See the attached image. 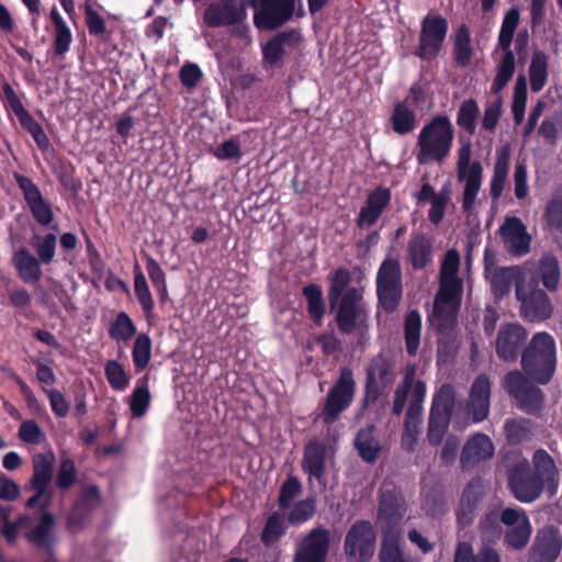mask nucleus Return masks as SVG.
Returning a JSON list of instances; mask_svg holds the SVG:
<instances>
[{"label": "nucleus", "mask_w": 562, "mask_h": 562, "mask_svg": "<svg viewBox=\"0 0 562 562\" xmlns=\"http://www.w3.org/2000/svg\"><path fill=\"white\" fill-rule=\"evenodd\" d=\"M415 375L416 371L414 367L406 370L403 382L398 384L394 392L392 405L393 415L400 416L408 402L404 425L405 428L402 436V443L408 450H413L416 442L423 411V402L426 394L425 383L420 380H416Z\"/></svg>", "instance_id": "1"}, {"label": "nucleus", "mask_w": 562, "mask_h": 562, "mask_svg": "<svg viewBox=\"0 0 562 562\" xmlns=\"http://www.w3.org/2000/svg\"><path fill=\"white\" fill-rule=\"evenodd\" d=\"M521 372L539 384H548L557 367L554 338L544 331L532 336L521 352Z\"/></svg>", "instance_id": "2"}, {"label": "nucleus", "mask_w": 562, "mask_h": 562, "mask_svg": "<svg viewBox=\"0 0 562 562\" xmlns=\"http://www.w3.org/2000/svg\"><path fill=\"white\" fill-rule=\"evenodd\" d=\"M453 127L447 116L434 117L418 136L417 161L425 165L430 160L442 161L452 146Z\"/></svg>", "instance_id": "3"}, {"label": "nucleus", "mask_w": 562, "mask_h": 562, "mask_svg": "<svg viewBox=\"0 0 562 562\" xmlns=\"http://www.w3.org/2000/svg\"><path fill=\"white\" fill-rule=\"evenodd\" d=\"M525 372L512 370L505 374L502 385L518 408L529 415H539L543 408L544 394Z\"/></svg>", "instance_id": "4"}, {"label": "nucleus", "mask_w": 562, "mask_h": 562, "mask_svg": "<svg viewBox=\"0 0 562 562\" xmlns=\"http://www.w3.org/2000/svg\"><path fill=\"white\" fill-rule=\"evenodd\" d=\"M457 178L464 183L462 210L471 215L481 189L483 168L480 161H471L470 143L463 144L458 150Z\"/></svg>", "instance_id": "5"}, {"label": "nucleus", "mask_w": 562, "mask_h": 562, "mask_svg": "<svg viewBox=\"0 0 562 562\" xmlns=\"http://www.w3.org/2000/svg\"><path fill=\"white\" fill-rule=\"evenodd\" d=\"M516 297L520 302V314L530 322H541L551 317L553 306L546 292L538 288L533 278L517 281Z\"/></svg>", "instance_id": "6"}, {"label": "nucleus", "mask_w": 562, "mask_h": 562, "mask_svg": "<svg viewBox=\"0 0 562 562\" xmlns=\"http://www.w3.org/2000/svg\"><path fill=\"white\" fill-rule=\"evenodd\" d=\"M519 23L518 9L512 8L504 18L502 29L498 37V45L504 52V56L497 67V74L492 86V93L498 94L499 91L507 85L512 79L515 71V56L510 49V43L514 33Z\"/></svg>", "instance_id": "7"}, {"label": "nucleus", "mask_w": 562, "mask_h": 562, "mask_svg": "<svg viewBox=\"0 0 562 562\" xmlns=\"http://www.w3.org/2000/svg\"><path fill=\"white\" fill-rule=\"evenodd\" d=\"M406 514V502L396 487H383L380 493L376 526L382 533H401V524Z\"/></svg>", "instance_id": "8"}, {"label": "nucleus", "mask_w": 562, "mask_h": 562, "mask_svg": "<svg viewBox=\"0 0 562 562\" xmlns=\"http://www.w3.org/2000/svg\"><path fill=\"white\" fill-rule=\"evenodd\" d=\"M508 486L521 503H531L547 491L546 484L535 475L528 460L516 462L508 472Z\"/></svg>", "instance_id": "9"}, {"label": "nucleus", "mask_w": 562, "mask_h": 562, "mask_svg": "<svg viewBox=\"0 0 562 562\" xmlns=\"http://www.w3.org/2000/svg\"><path fill=\"white\" fill-rule=\"evenodd\" d=\"M395 378V361L391 356L379 353L372 358L367 368L366 391L363 404H373L382 391Z\"/></svg>", "instance_id": "10"}, {"label": "nucleus", "mask_w": 562, "mask_h": 562, "mask_svg": "<svg viewBox=\"0 0 562 562\" xmlns=\"http://www.w3.org/2000/svg\"><path fill=\"white\" fill-rule=\"evenodd\" d=\"M355 380L349 368H342L339 379L327 394L321 417L325 424L334 423L352 402Z\"/></svg>", "instance_id": "11"}, {"label": "nucleus", "mask_w": 562, "mask_h": 562, "mask_svg": "<svg viewBox=\"0 0 562 562\" xmlns=\"http://www.w3.org/2000/svg\"><path fill=\"white\" fill-rule=\"evenodd\" d=\"M345 553L353 562H367L375 550V532L368 520L356 521L346 533Z\"/></svg>", "instance_id": "12"}, {"label": "nucleus", "mask_w": 562, "mask_h": 562, "mask_svg": "<svg viewBox=\"0 0 562 562\" xmlns=\"http://www.w3.org/2000/svg\"><path fill=\"white\" fill-rule=\"evenodd\" d=\"M379 300L383 308L393 312L402 295L401 267L396 259H385L376 277Z\"/></svg>", "instance_id": "13"}, {"label": "nucleus", "mask_w": 562, "mask_h": 562, "mask_svg": "<svg viewBox=\"0 0 562 562\" xmlns=\"http://www.w3.org/2000/svg\"><path fill=\"white\" fill-rule=\"evenodd\" d=\"M255 10L254 21L260 30H273L293 14L294 0H247Z\"/></svg>", "instance_id": "14"}, {"label": "nucleus", "mask_w": 562, "mask_h": 562, "mask_svg": "<svg viewBox=\"0 0 562 562\" xmlns=\"http://www.w3.org/2000/svg\"><path fill=\"white\" fill-rule=\"evenodd\" d=\"M461 293L445 290L437 292L429 323L439 333L448 334L453 329L460 307Z\"/></svg>", "instance_id": "15"}, {"label": "nucleus", "mask_w": 562, "mask_h": 562, "mask_svg": "<svg viewBox=\"0 0 562 562\" xmlns=\"http://www.w3.org/2000/svg\"><path fill=\"white\" fill-rule=\"evenodd\" d=\"M330 531L313 528L297 544L293 562H326L330 547Z\"/></svg>", "instance_id": "16"}, {"label": "nucleus", "mask_w": 562, "mask_h": 562, "mask_svg": "<svg viewBox=\"0 0 562 562\" xmlns=\"http://www.w3.org/2000/svg\"><path fill=\"white\" fill-rule=\"evenodd\" d=\"M448 30L447 21L439 15H427L423 21L416 54L425 59L434 58L441 48Z\"/></svg>", "instance_id": "17"}, {"label": "nucleus", "mask_w": 562, "mask_h": 562, "mask_svg": "<svg viewBox=\"0 0 562 562\" xmlns=\"http://www.w3.org/2000/svg\"><path fill=\"white\" fill-rule=\"evenodd\" d=\"M361 293L357 289H350L345 296L337 302L336 323L339 330L350 334L362 322L363 310L361 306Z\"/></svg>", "instance_id": "18"}, {"label": "nucleus", "mask_w": 562, "mask_h": 562, "mask_svg": "<svg viewBox=\"0 0 562 562\" xmlns=\"http://www.w3.org/2000/svg\"><path fill=\"white\" fill-rule=\"evenodd\" d=\"M501 521L508 527L505 540L512 548L521 550L529 541L531 535L530 521L521 509L505 508Z\"/></svg>", "instance_id": "19"}, {"label": "nucleus", "mask_w": 562, "mask_h": 562, "mask_svg": "<svg viewBox=\"0 0 562 562\" xmlns=\"http://www.w3.org/2000/svg\"><path fill=\"white\" fill-rule=\"evenodd\" d=\"M494 452L492 439L483 432H476L465 441L460 454V465L463 470H471L492 459Z\"/></svg>", "instance_id": "20"}, {"label": "nucleus", "mask_w": 562, "mask_h": 562, "mask_svg": "<svg viewBox=\"0 0 562 562\" xmlns=\"http://www.w3.org/2000/svg\"><path fill=\"white\" fill-rule=\"evenodd\" d=\"M499 236L512 255L524 256L529 252L531 236L520 218L506 217L499 227Z\"/></svg>", "instance_id": "21"}, {"label": "nucleus", "mask_w": 562, "mask_h": 562, "mask_svg": "<svg viewBox=\"0 0 562 562\" xmlns=\"http://www.w3.org/2000/svg\"><path fill=\"white\" fill-rule=\"evenodd\" d=\"M526 339L527 330L521 325L515 323L503 325L495 342L497 356L504 361H515Z\"/></svg>", "instance_id": "22"}, {"label": "nucleus", "mask_w": 562, "mask_h": 562, "mask_svg": "<svg viewBox=\"0 0 562 562\" xmlns=\"http://www.w3.org/2000/svg\"><path fill=\"white\" fill-rule=\"evenodd\" d=\"M530 469L547 486L550 497L557 495L560 486V470L553 457L544 449L538 448L531 456Z\"/></svg>", "instance_id": "23"}, {"label": "nucleus", "mask_w": 562, "mask_h": 562, "mask_svg": "<svg viewBox=\"0 0 562 562\" xmlns=\"http://www.w3.org/2000/svg\"><path fill=\"white\" fill-rule=\"evenodd\" d=\"M562 549V538L553 527H544L537 533L531 551L532 562H554Z\"/></svg>", "instance_id": "24"}, {"label": "nucleus", "mask_w": 562, "mask_h": 562, "mask_svg": "<svg viewBox=\"0 0 562 562\" xmlns=\"http://www.w3.org/2000/svg\"><path fill=\"white\" fill-rule=\"evenodd\" d=\"M491 403V380L480 374L473 382L468 401V412L473 422L479 423L488 416Z\"/></svg>", "instance_id": "25"}, {"label": "nucleus", "mask_w": 562, "mask_h": 562, "mask_svg": "<svg viewBox=\"0 0 562 562\" xmlns=\"http://www.w3.org/2000/svg\"><path fill=\"white\" fill-rule=\"evenodd\" d=\"M244 16L245 9L240 0H222L213 3L204 14L206 23L213 27L239 22Z\"/></svg>", "instance_id": "26"}, {"label": "nucleus", "mask_w": 562, "mask_h": 562, "mask_svg": "<svg viewBox=\"0 0 562 562\" xmlns=\"http://www.w3.org/2000/svg\"><path fill=\"white\" fill-rule=\"evenodd\" d=\"M301 41V35L296 31L282 32L270 40L263 47V63L271 67H279L286 47H294Z\"/></svg>", "instance_id": "27"}, {"label": "nucleus", "mask_w": 562, "mask_h": 562, "mask_svg": "<svg viewBox=\"0 0 562 562\" xmlns=\"http://www.w3.org/2000/svg\"><path fill=\"white\" fill-rule=\"evenodd\" d=\"M325 445L318 440H312L305 447L302 461L303 470L308 473L310 477H315L323 484L325 476Z\"/></svg>", "instance_id": "28"}, {"label": "nucleus", "mask_w": 562, "mask_h": 562, "mask_svg": "<svg viewBox=\"0 0 562 562\" xmlns=\"http://www.w3.org/2000/svg\"><path fill=\"white\" fill-rule=\"evenodd\" d=\"M484 495V487L481 481H471L461 497L460 508L458 510V521L468 526L473 521L476 508Z\"/></svg>", "instance_id": "29"}, {"label": "nucleus", "mask_w": 562, "mask_h": 562, "mask_svg": "<svg viewBox=\"0 0 562 562\" xmlns=\"http://www.w3.org/2000/svg\"><path fill=\"white\" fill-rule=\"evenodd\" d=\"M460 255L456 249H449L440 269V289L448 292H462V281L458 278Z\"/></svg>", "instance_id": "30"}, {"label": "nucleus", "mask_w": 562, "mask_h": 562, "mask_svg": "<svg viewBox=\"0 0 562 562\" xmlns=\"http://www.w3.org/2000/svg\"><path fill=\"white\" fill-rule=\"evenodd\" d=\"M390 201V192L387 190L378 189L372 192L368 199L366 206L362 207L358 223L360 226L370 227L375 223L384 207Z\"/></svg>", "instance_id": "31"}, {"label": "nucleus", "mask_w": 562, "mask_h": 562, "mask_svg": "<svg viewBox=\"0 0 562 562\" xmlns=\"http://www.w3.org/2000/svg\"><path fill=\"white\" fill-rule=\"evenodd\" d=\"M3 101L7 110L15 116L22 128L35 139V121L23 106L20 98L10 85L3 87Z\"/></svg>", "instance_id": "32"}, {"label": "nucleus", "mask_w": 562, "mask_h": 562, "mask_svg": "<svg viewBox=\"0 0 562 562\" xmlns=\"http://www.w3.org/2000/svg\"><path fill=\"white\" fill-rule=\"evenodd\" d=\"M536 424L528 418H508L504 423V434L509 445H519L532 439Z\"/></svg>", "instance_id": "33"}, {"label": "nucleus", "mask_w": 562, "mask_h": 562, "mask_svg": "<svg viewBox=\"0 0 562 562\" xmlns=\"http://www.w3.org/2000/svg\"><path fill=\"white\" fill-rule=\"evenodd\" d=\"M55 456L53 452L41 456V471H37V507H45L50 503L52 491L48 485L52 479Z\"/></svg>", "instance_id": "34"}, {"label": "nucleus", "mask_w": 562, "mask_h": 562, "mask_svg": "<svg viewBox=\"0 0 562 562\" xmlns=\"http://www.w3.org/2000/svg\"><path fill=\"white\" fill-rule=\"evenodd\" d=\"M374 425H368L358 431L355 446L363 461L373 463L381 451L380 441L374 437Z\"/></svg>", "instance_id": "35"}, {"label": "nucleus", "mask_w": 562, "mask_h": 562, "mask_svg": "<svg viewBox=\"0 0 562 562\" xmlns=\"http://www.w3.org/2000/svg\"><path fill=\"white\" fill-rule=\"evenodd\" d=\"M56 518L49 512H42L37 519V551L41 549L44 553H50L57 541L55 535Z\"/></svg>", "instance_id": "36"}, {"label": "nucleus", "mask_w": 562, "mask_h": 562, "mask_svg": "<svg viewBox=\"0 0 562 562\" xmlns=\"http://www.w3.org/2000/svg\"><path fill=\"white\" fill-rule=\"evenodd\" d=\"M408 255L414 269H423L431 259V243L422 234H414L408 243Z\"/></svg>", "instance_id": "37"}, {"label": "nucleus", "mask_w": 562, "mask_h": 562, "mask_svg": "<svg viewBox=\"0 0 562 562\" xmlns=\"http://www.w3.org/2000/svg\"><path fill=\"white\" fill-rule=\"evenodd\" d=\"M509 149L503 147L497 154L491 180V196L493 200H497L503 193L509 169Z\"/></svg>", "instance_id": "38"}, {"label": "nucleus", "mask_w": 562, "mask_h": 562, "mask_svg": "<svg viewBox=\"0 0 562 562\" xmlns=\"http://www.w3.org/2000/svg\"><path fill=\"white\" fill-rule=\"evenodd\" d=\"M453 562H501L499 555L492 548H483L477 554L473 553L472 546L469 542H459Z\"/></svg>", "instance_id": "39"}, {"label": "nucleus", "mask_w": 562, "mask_h": 562, "mask_svg": "<svg viewBox=\"0 0 562 562\" xmlns=\"http://www.w3.org/2000/svg\"><path fill=\"white\" fill-rule=\"evenodd\" d=\"M539 277L549 291L558 288L560 279V266L555 256L546 254L539 261Z\"/></svg>", "instance_id": "40"}, {"label": "nucleus", "mask_w": 562, "mask_h": 562, "mask_svg": "<svg viewBox=\"0 0 562 562\" xmlns=\"http://www.w3.org/2000/svg\"><path fill=\"white\" fill-rule=\"evenodd\" d=\"M454 401V389L450 384H443L434 396L430 414L450 418Z\"/></svg>", "instance_id": "41"}, {"label": "nucleus", "mask_w": 562, "mask_h": 562, "mask_svg": "<svg viewBox=\"0 0 562 562\" xmlns=\"http://www.w3.org/2000/svg\"><path fill=\"white\" fill-rule=\"evenodd\" d=\"M307 301V311L312 319L319 325L325 313L322 289L317 284H308L303 289Z\"/></svg>", "instance_id": "42"}, {"label": "nucleus", "mask_w": 562, "mask_h": 562, "mask_svg": "<svg viewBox=\"0 0 562 562\" xmlns=\"http://www.w3.org/2000/svg\"><path fill=\"white\" fill-rule=\"evenodd\" d=\"M350 281V273L346 269H338L335 272L330 280V288L328 292L330 310L336 308L337 302L351 289L349 288Z\"/></svg>", "instance_id": "43"}, {"label": "nucleus", "mask_w": 562, "mask_h": 562, "mask_svg": "<svg viewBox=\"0 0 562 562\" xmlns=\"http://www.w3.org/2000/svg\"><path fill=\"white\" fill-rule=\"evenodd\" d=\"M13 265L20 277L29 283L35 282V256L25 247H21L12 258Z\"/></svg>", "instance_id": "44"}, {"label": "nucleus", "mask_w": 562, "mask_h": 562, "mask_svg": "<svg viewBox=\"0 0 562 562\" xmlns=\"http://www.w3.org/2000/svg\"><path fill=\"white\" fill-rule=\"evenodd\" d=\"M529 75L531 90L535 92L540 91L547 79V56L543 52L537 50L533 53Z\"/></svg>", "instance_id": "45"}, {"label": "nucleus", "mask_w": 562, "mask_h": 562, "mask_svg": "<svg viewBox=\"0 0 562 562\" xmlns=\"http://www.w3.org/2000/svg\"><path fill=\"white\" fill-rule=\"evenodd\" d=\"M519 277L518 270L514 267L502 268L495 270L491 274V284L495 294L504 295L509 291L512 282L521 279Z\"/></svg>", "instance_id": "46"}, {"label": "nucleus", "mask_w": 562, "mask_h": 562, "mask_svg": "<svg viewBox=\"0 0 562 562\" xmlns=\"http://www.w3.org/2000/svg\"><path fill=\"white\" fill-rule=\"evenodd\" d=\"M422 321L418 312L412 311L405 319V340L409 355H415L419 346Z\"/></svg>", "instance_id": "47"}, {"label": "nucleus", "mask_w": 562, "mask_h": 562, "mask_svg": "<svg viewBox=\"0 0 562 562\" xmlns=\"http://www.w3.org/2000/svg\"><path fill=\"white\" fill-rule=\"evenodd\" d=\"M415 114L406 104L398 103L392 115L393 130L398 134H406L415 127Z\"/></svg>", "instance_id": "48"}, {"label": "nucleus", "mask_w": 562, "mask_h": 562, "mask_svg": "<svg viewBox=\"0 0 562 562\" xmlns=\"http://www.w3.org/2000/svg\"><path fill=\"white\" fill-rule=\"evenodd\" d=\"M382 543L379 552L380 562H404L398 546L400 535L382 533Z\"/></svg>", "instance_id": "49"}, {"label": "nucleus", "mask_w": 562, "mask_h": 562, "mask_svg": "<svg viewBox=\"0 0 562 562\" xmlns=\"http://www.w3.org/2000/svg\"><path fill=\"white\" fill-rule=\"evenodd\" d=\"M479 114V106L475 100L469 99L462 102L457 122L470 134L475 131V121Z\"/></svg>", "instance_id": "50"}, {"label": "nucleus", "mask_w": 562, "mask_h": 562, "mask_svg": "<svg viewBox=\"0 0 562 562\" xmlns=\"http://www.w3.org/2000/svg\"><path fill=\"white\" fill-rule=\"evenodd\" d=\"M454 52H456V60L460 66H465L469 64L472 49L470 46V34L467 26L462 25L457 35L454 42Z\"/></svg>", "instance_id": "51"}, {"label": "nucleus", "mask_w": 562, "mask_h": 562, "mask_svg": "<svg viewBox=\"0 0 562 562\" xmlns=\"http://www.w3.org/2000/svg\"><path fill=\"white\" fill-rule=\"evenodd\" d=\"M450 418L429 414L427 438L430 445L438 446L448 429Z\"/></svg>", "instance_id": "52"}, {"label": "nucleus", "mask_w": 562, "mask_h": 562, "mask_svg": "<svg viewBox=\"0 0 562 562\" xmlns=\"http://www.w3.org/2000/svg\"><path fill=\"white\" fill-rule=\"evenodd\" d=\"M316 512L314 498H306L296 503L289 514V521L292 525L302 524L311 519Z\"/></svg>", "instance_id": "53"}, {"label": "nucleus", "mask_w": 562, "mask_h": 562, "mask_svg": "<svg viewBox=\"0 0 562 562\" xmlns=\"http://www.w3.org/2000/svg\"><path fill=\"white\" fill-rule=\"evenodd\" d=\"M451 189L443 187L436 196L430 201L431 209L429 211V221L434 224L441 222L445 215V209L447 203L450 201Z\"/></svg>", "instance_id": "54"}, {"label": "nucleus", "mask_w": 562, "mask_h": 562, "mask_svg": "<svg viewBox=\"0 0 562 562\" xmlns=\"http://www.w3.org/2000/svg\"><path fill=\"white\" fill-rule=\"evenodd\" d=\"M284 519L279 513L271 515L262 531L261 539L266 544L276 542L279 537L284 532Z\"/></svg>", "instance_id": "55"}, {"label": "nucleus", "mask_w": 562, "mask_h": 562, "mask_svg": "<svg viewBox=\"0 0 562 562\" xmlns=\"http://www.w3.org/2000/svg\"><path fill=\"white\" fill-rule=\"evenodd\" d=\"M53 232L48 233L41 243L37 244V255L42 262L50 263L53 261L56 248L57 224L52 226Z\"/></svg>", "instance_id": "56"}, {"label": "nucleus", "mask_w": 562, "mask_h": 562, "mask_svg": "<svg viewBox=\"0 0 562 562\" xmlns=\"http://www.w3.org/2000/svg\"><path fill=\"white\" fill-rule=\"evenodd\" d=\"M149 402H150L149 390L144 385L136 387L134 390V392L131 396V401H130V406H131L133 416L142 417L146 413Z\"/></svg>", "instance_id": "57"}, {"label": "nucleus", "mask_w": 562, "mask_h": 562, "mask_svg": "<svg viewBox=\"0 0 562 562\" xmlns=\"http://www.w3.org/2000/svg\"><path fill=\"white\" fill-rule=\"evenodd\" d=\"M133 359L137 368L143 369L150 359V339L147 335H139L133 348Z\"/></svg>", "instance_id": "58"}, {"label": "nucleus", "mask_w": 562, "mask_h": 562, "mask_svg": "<svg viewBox=\"0 0 562 562\" xmlns=\"http://www.w3.org/2000/svg\"><path fill=\"white\" fill-rule=\"evenodd\" d=\"M105 374L109 383L115 390H123L128 383V378L123 367L114 360L106 363Z\"/></svg>", "instance_id": "59"}, {"label": "nucleus", "mask_w": 562, "mask_h": 562, "mask_svg": "<svg viewBox=\"0 0 562 562\" xmlns=\"http://www.w3.org/2000/svg\"><path fill=\"white\" fill-rule=\"evenodd\" d=\"M302 486L299 480L290 476L281 486L279 495V506L283 509L288 508L292 501L301 493Z\"/></svg>", "instance_id": "60"}, {"label": "nucleus", "mask_w": 562, "mask_h": 562, "mask_svg": "<svg viewBox=\"0 0 562 562\" xmlns=\"http://www.w3.org/2000/svg\"><path fill=\"white\" fill-rule=\"evenodd\" d=\"M147 272L151 283L160 294V297L165 300L167 297L165 272L160 268L159 263L151 257H148L147 259Z\"/></svg>", "instance_id": "61"}, {"label": "nucleus", "mask_w": 562, "mask_h": 562, "mask_svg": "<svg viewBox=\"0 0 562 562\" xmlns=\"http://www.w3.org/2000/svg\"><path fill=\"white\" fill-rule=\"evenodd\" d=\"M135 326L125 313L119 314L111 328V336L115 339L128 340L135 334Z\"/></svg>", "instance_id": "62"}, {"label": "nucleus", "mask_w": 562, "mask_h": 562, "mask_svg": "<svg viewBox=\"0 0 562 562\" xmlns=\"http://www.w3.org/2000/svg\"><path fill=\"white\" fill-rule=\"evenodd\" d=\"M502 113V98L499 95L492 102H490L484 111L483 127L493 132L498 123L499 116Z\"/></svg>", "instance_id": "63"}, {"label": "nucleus", "mask_w": 562, "mask_h": 562, "mask_svg": "<svg viewBox=\"0 0 562 562\" xmlns=\"http://www.w3.org/2000/svg\"><path fill=\"white\" fill-rule=\"evenodd\" d=\"M548 223L562 229V191L557 193L547 206Z\"/></svg>", "instance_id": "64"}]
</instances>
